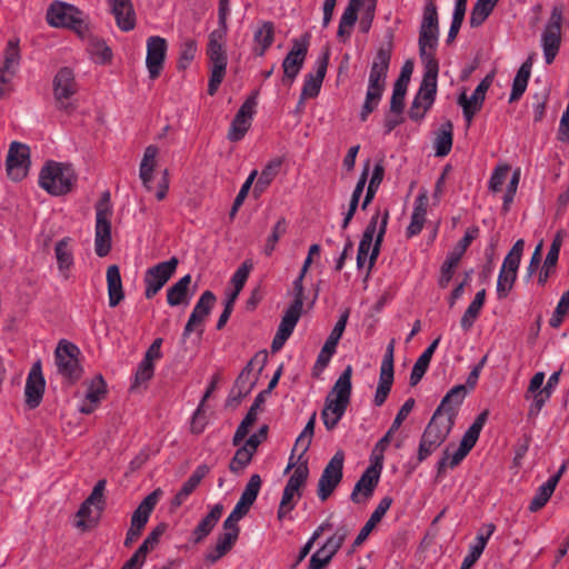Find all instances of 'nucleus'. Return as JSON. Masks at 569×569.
I'll list each match as a JSON object with an SVG mask.
<instances>
[{"label":"nucleus","instance_id":"nucleus-1","mask_svg":"<svg viewBox=\"0 0 569 569\" xmlns=\"http://www.w3.org/2000/svg\"><path fill=\"white\" fill-rule=\"evenodd\" d=\"M423 64V77L420 88L413 98L409 110V117L413 121L425 118L426 112L431 108L437 94V79L439 62L437 59L420 58Z\"/></svg>","mask_w":569,"mask_h":569},{"label":"nucleus","instance_id":"nucleus-2","mask_svg":"<svg viewBox=\"0 0 569 569\" xmlns=\"http://www.w3.org/2000/svg\"><path fill=\"white\" fill-rule=\"evenodd\" d=\"M377 3L378 0H349L339 20L337 38L345 42L351 37L360 10H362V14L359 21V30L362 33H368L375 20Z\"/></svg>","mask_w":569,"mask_h":569},{"label":"nucleus","instance_id":"nucleus-3","mask_svg":"<svg viewBox=\"0 0 569 569\" xmlns=\"http://www.w3.org/2000/svg\"><path fill=\"white\" fill-rule=\"evenodd\" d=\"M439 14L435 0H425L422 19L419 28V57L437 59L436 50L439 44Z\"/></svg>","mask_w":569,"mask_h":569},{"label":"nucleus","instance_id":"nucleus-4","mask_svg":"<svg viewBox=\"0 0 569 569\" xmlns=\"http://www.w3.org/2000/svg\"><path fill=\"white\" fill-rule=\"evenodd\" d=\"M76 180L74 170L70 164L49 161L40 171L39 184L53 196H62L71 190Z\"/></svg>","mask_w":569,"mask_h":569},{"label":"nucleus","instance_id":"nucleus-5","mask_svg":"<svg viewBox=\"0 0 569 569\" xmlns=\"http://www.w3.org/2000/svg\"><path fill=\"white\" fill-rule=\"evenodd\" d=\"M47 21L52 27L69 28L81 38H86L89 33V24L84 13L77 7L61 1H56L49 7Z\"/></svg>","mask_w":569,"mask_h":569},{"label":"nucleus","instance_id":"nucleus-6","mask_svg":"<svg viewBox=\"0 0 569 569\" xmlns=\"http://www.w3.org/2000/svg\"><path fill=\"white\" fill-rule=\"evenodd\" d=\"M455 421L451 418H443L433 412L431 420L426 427L422 437L420 439L418 449V460L423 461L427 459L437 448H439L447 437L449 436Z\"/></svg>","mask_w":569,"mask_h":569},{"label":"nucleus","instance_id":"nucleus-7","mask_svg":"<svg viewBox=\"0 0 569 569\" xmlns=\"http://www.w3.org/2000/svg\"><path fill=\"white\" fill-rule=\"evenodd\" d=\"M111 207L107 201L96 206L94 251L98 257H106L111 250Z\"/></svg>","mask_w":569,"mask_h":569},{"label":"nucleus","instance_id":"nucleus-8","mask_svg":"<svg viewBox=\"0 0 569 569\" xmlns=\"http://www.w3.org/2000/svg\"><path fill=\"white\" fill-rule=\"evenodd\" d=\"M79 355L80 349L67 340H60L54 351L58 372L71 381H76L81 377L82 370L78 360Z\"/></svg>","mask_w":569,"mask_h":569},{"label":"nucleus","instance_id":"nucleus-9","mask_svg":"<svg viewBox=\"0 0 569 569\" xmlns=\"http://www.w3.org/2000/svg\"><path fill=\"white\" fill-rule=\"evenodd\" d=\"M52 86L58 108L66 112L73 110L74 106L70 99L78 90L73 71L68 67L59 69L53 78Z\"/></svg>","mask_w":569,"mask_h":569},{"label":"nucleus","instance_id":"nucleus-10","mask_svg":"<svg viewBox=\"0 0 569 569\" xmlns=\"http://www.w3.org/2000/svg\"><path fill=\"white\" fill-rule=\"evenodd\" d=\"M178 263L179 260L176 257H171L169 260L159 262L147 269L143 279L146 284L144 296L147 299L153 298L162 289L176 272Z\"/></svg>","mask_w":569,"mask_h":569},{"label":"nucleus","instance_id":"nucleus-11","mask_svg":"<svg viewBox=\"0 0 569 569\" xmlns=\"http://www.w3.org/2000/svg\"><path fill=\"white\" fill-rule=\"evenodd\" d=\"M309 47V34H305L301 39H292V47L282 61L283 83L289 86L295 81L303 67Z\"/></svg>","mask_w":569,"mask_h":569},{"label":"nucleus","instance_id":"nucleus-12","mask_svg":"<svg viewBox=\"0 0 569 569\" xmlns=\"http://www.w3.org/2000/svg\"><path fill=\"white\" fill-rule=\"evenodd\" d=\"M479 229L477 227L469 228L465 236L459 240L456 248L448 253L445 262L441 266V273L438 280L439 287L446 288L451 281L455 270L458 267V263L472 242L473 239L478 236Z\"/></svg>","mask_w":569,"mask_h":569},{"label":"nucleus","instance_id":"nucleus-13","mask_svg":"<svg viewBox=\"0 0 569 569\" xmlns=\"http://www.w3.org/2000/svg\"><path fill=\"white\" fill-rule=\"evenodd\" d=\"M345 453L337 451L325 467L318 481V497L329 498L337 486L341 482L343 476Z\"/></svg>","mask_w":569,"mask_h":569},{"label":"nucleus","instance_id":"nucleus-14","mask_svg":"<svg viewBox=\"0 0 569 569\" xmlns=\"http://www.w3.org/2000/svg\"><path fill=\"white\" fill-rule=\"evenodd\" d=\"M257 96L258 92L256 91L248 97L236 113L228 132V139L230 141L238 142L242 140L248 132L258 103Z\"/></svg>","mask_w":569,"mask_h":569},{"label":"nucleus","instance_id":"nucleus-15","mask_svg":"<svg viewBox=\"0 0 569 569\" xmlns=\"http://www.w3.org/2000/svg\"><path fill=\"white\" fill-rule=\"evenodd\" d=\"M8 176L14 180H22L30 166V149L27 144L11 142L6 160Z\"/></svg>","mask_w":569,"mask_h":569},{"label":"nucleus","instance_id":"nucleus-16","mask_svg":"<svg viewBox=\"0 0 569 569\" xmlns=\"http://www.w3.org/2000/svg\"><path fill=\"white\" fill-rule=\"evenodd\" d=\"M216 302V296L212 291L206 290L201 293L196 302L193 310L184 326L182 338L187 339L194 330H199V335L203 332V322L210 315Z\"/></svg>","mask_w":569,"mask_h":569},{"label":"nucleus","instance_id":"nucleus-17","mask_svg":"<svg viewBox=\"0 0 569 569\" xmlns=\"http://www.w3.org/2000/svg\"><path fill=\"white\" fill-rule=\"evenodd\" d=\"M106 500H83L74 513L72 526L81 532L93 529L101 517Z\"/></svg>","mask_w":569,"mask_h":569},{"label":"nucleus","instance_id":"nucleus-18","mask_svg":"<svg viewBox=\"0 0 569 569\" xmlns=\"http://www.w3.org/2000/svg\"><path fill=\"white\" fill-rule=\"evenodd\" d=\"M19 64V40L10 39L4 51L3 62L0 64V98L4 97L8 92L7 84L10 83L13 76L18 71Z\"/></svg>","mask_w":569,"mask_h":569},{"label":"nucleus","instance_id":"nucleus-19","mask_svg":"<svg viewBox=\"0 0 569 569\" xmlns=\"http://www.w3.org/2000/svg\"><path fill=\"white\" fill-rule=\"evenodd\" d=\"M168 50L167 40L160 36H151L147 39L146 66L150 79L160 76Z\"/></svg>","mask_w":569,"mask_h":569},{"label":"nucleus","instance_id":"nucleus-20","mask_svg":"<svg viewBox=\"0 0 569 569\" xmlns=\"http://www.w3.org/2000/svg\"><path fill=\"white\" fill-rule=\"evenodd\" d=\"M46 381L41 372L40 361L33 363L24 387L26 405L30 409L37 408L43 397Z\"/></svg>","mask_w":569,"mask_h":569},{"label":"nucleus","instance_id":"nucleus-21","mask_svg":"<svg viewBox=\"0 0 569 569\" xmlns=\"http://www.w3.org/2000/svg\"><path fill=\"white\" fill-rule=\"evenodd\" d=\"M381 470L382 457H376V461L363 471L355 485L349 498H357L358 495L370 497L379 482Z\"/></svg>","mask_w":569,"mask_h":569},{"label":"nucleus","instance_id":"nucleus-22","mask_svg":"<svg viewBox=\"0 0 569 569\" xmlns=\"http://www.w3.org/2000/svg\"><path fill=\"white\" fill-rule=\"evenodd\" d=\"M496 531L492 522L485 523L477 532L475 541L469 546L468 553L465 556L460 569H471L481 557L488 540Z\"/></svg>","mask_w":569,"mask_h":569},{"label":"nucleus","instance_id":"nucleus-23","mask_svg":"<svg viewBox=\"0 0 569 569\" xmlns=\"http://www.w3.org/2000/svg\"><path fill=\"white\" fill-rule=\"evenodd\" d=\"M343 539L345 532L341 531H337L335 535L329 537L323 546L311 556L307 569L325 568L340 548Z\"/></svg>","mask_w":569,"mask_h":569},{"label":"nucleus","instance_id":"nucleus-24","mask_svg":"<svg viewBox=\"0 0 569 569\" xmlns=\"http://www.w3.org/2000/svg\"><path fill=\"white\" fill-rule=\"evenodd\" d=\"M328 59V53H325L322 57L318 58L316 61V72H310L305 76L301 91L302 98H315L318 96L322 81L326 77Z\"/></svg>","mask_w":569,"mask_h":569},{"label":"nucleus","instance_id":"nucleus-25","mask_svg":"<svg viewBox=\"0 0 569 569\" xmlns=\"http://www.w3.org/2000/svg\"><path fill=\"white\" fill-rule=\"evenodd\" d=\"M110 8L121 31L128 32L136 27V13L131 0H110Z\"/></svg>","mask_w":569,"mask_h":569},{"label":"nucleus","instance_id":"nucleus-26","mask_svg":"<svg viewBox=\"0 0 569 569\" xmlns=\"http://www.w3.org/2000/svg\"><path fill=\"white\" fill-rule=\"evenodd\" d=\"M349 402L331 397L329 393L321 411V419L327 430H333L343 417Z\"/></svg>","mask_w":569,"mask_h":569},{"label":"nucleus","instance_id":"nucleus-27","mask_svg":"<svg viewBox=\"0 0 569 569\" xmlns=\"http://www.w3.org/2000/svg\"><path fill=\"white\" fill-rule=\"evenodd\" d=\"M467 395V387L465 385H457L452 387L442 398L439 407L435 412L442 417V412L447 415L446 418H451L455 421L457 409L463 402Z\"/></svg>","mask_w":569,"mask_h":569},{"label":"nucleus","instance_id":"nucleus-28","mask_svg":"<svg viewBox=\"0 0 569 569\" xmlns=\"http://www.w3.org/2000/svg\"><path fill=\"white\" fill-rule=\"evenodd\" d=\"M223 507L220 503L214 505L211 510L199 521L192 531V541L194 543L201 542L207 536L210 535L212 529L221 518Z\"/></svg>","mask_w":569,"mask_h":569},{"label":"nucleus","instance_id":"nucleus-29","mask_svg":"<svg viewBox=\"0 0 569 569\" xmlns=\"http://www.w3.org/2000/svg\"><path fill=\"white\" fill-rule=\"evenodd\" d=\"M485 98L486 93L482 88L477 87L470 97H467L466 92L458 97V104L462 108V114L467 123H471L476 113L482 108Z\"/></svg>","mask_w":569,"mask_h":569},{"label":"nucleus","instance_id":"nucleus-30","mask_svg":"<svg viewBox=\"0 0 569 569\" xmlns=\"http://www.w3.org/2000/svg\"><path fill=\"white\" fill-rule=\"evenodd\" d=\"M237 540L238 537L234 530L231 532L223 531L220 533L217 538L214 547L208 550L206 553V561L210 565L216 563L232 549Z\"/></svg>","mask_w":569,"mask_h":569},{"label":"nucleus","instance_id":"nucleus-31","mask_svg":"<svg viewBox=\"0 0 569 569\" xmlns=\"http://www.w3.org/2000/svg\"><path fill=\"white\" fill-rule=\"evenodd\" d=\"M107 286L109 306L114 308L124 298L120 269L117 264H111L107 269Z\"/></svg>","mask_w":569,"mask_h":569},{"label":"nucleus","instance_id":"nucleus-32","mask_svg":"<svg viewBox=\"0 0 569 569\" xmlns=\"http://www.w3.org/2000/svg\"><path fill=\"white\" fill-rule=\"evenodd\" d=\"M441 337L436 338L420 355L415 362L410 373V385L416 386L420 382L425 373L427 372L431 358L439 346Z\"/></svg>","mask_w":569,"mask_h":569},{"label":"nucleus","instance_id":"nucleus-33","mask_svg":"<svg viewBox=\"0 0 569 569\" xmlns=\"http://www.w3.org/2000/svg\"><path fill=\"white\" fill-rule=\"evenodd\" d=\"M191 283V276L186 274L180 278L176 283L167 290V302L170 307L179 305H187L190 299L189 286Z\"/></svg>","mask_w":569,"mask_h":569},{"label":"nucleus","instance_id":"nucleus-34","mask_svg":"<svg viewBox=\"0 0 569 569\" xmlns=\"http://www.w3.org/2000/svg\"><path fill=\"white\" fill-rule=\"evenodd\" d=\"M274 39V26L270 21H263L258 29L254 31L253 41L254 48L253 52L258 57L264 56L268 48L272 44Z\"/></svg>","mask_w":569,"mask_h":569},{"label":"nucleus","instance_id":"nucleus-35","mask_svg":"<svg viewBox=\"0 0 569 569\" xmlns=\"http://www.w3.org/2000/svg\"><path fill=\"white\" fill-rule=\"evenodd\" d=\"M157 154L158 148L153 144L148 146L144 150L140 163L139 177L142 181L143 187L147 188L148 190L151 189Z\"/></svg>","mask_w":569,"mask_h":569},{"label":"nucleus","instance_id":"nucleus-36","mask_svg":"<svg viewBox=\"0 0 569 569\" xmlns=\"http://www.w3.org/2000/svg\"><path fill=\"white\" fill-rule=\"evenodd\" d=\"M531 67H532V62H531V59L529 58L518 69L516 77L513 78V81H512L511 92L509 96V102L519 100L521 98V96L525 93L528 82H529L530 74H531Z\"/></svg>","mask_w":569,"mask_h":569},{"label":"nucleus","instance_id":"nucleus-37","mask_svg":"<svg viewBox=\"0 0 569 569\" xmlns=\"http://www.w3.org/2000/svg\"><path fill=\"white\" fill-rule=\"evenodd\" d=\"M452 130V123L450 121H447L442 123L439 130L436 132L433 148L437 157H445L451 151Z\"/></svg>","mask_w":569,"mask_h":569},{"label":"nucleus","instance_id":"nucleus-38","mask_svg":"<svg viewBox=\"0 0 569 569\" xmlns=\"http://www.w3.org/2000/svg\"><path fill=\"white\" fill-rule=\"evenodd\" d=\"M485 299L486 290L482 289L476 293L473 300L470 302L467 310L462 315L460 326L465 331H469L472 328L483 307Z\"/></svg>","mask_w":569,"mask_h":569},{"label":"nucleus","instance_id":"nucleus-39","mask_svg":"<svg viewBox=\"0 0 569 569\" xmlns=\"http://www.w3.org/2000/svg\"><path fill=\"white\" fill-rule=\"evenodd\" d=\"M500 0H477L472 7L469 23L471 28H478L489 18Z\"/></svg>","mask_w":569,"mask_h":569},{"label":"nucleus","instance_id":"nucleus-40","mask_svg":"<svg viewBox=\"0 0 569 569\" xmlns=\"http://www.w3.org/2000/svg\"><path fill=\"white\" fill-rule=\"evenodd\" d=\"M561 33L560 31H542L541 34V47L543 50V58L547 64H551L555 61L556 56L560 49Z\"/></svg>","mask_w":569,"mask_h":569},{"label":"nucleus","instance_id":"nucleus-41","mask_svg":"<svg viewBox=\"0 0 569 569\" xmlns=\"http://www.w3.org/2000/svg\"><path fill=\"white\" fill-rule=\"evenodd\" d=\"M308 477V467L307 462L299 465L290 478L283 489L282 497L283 499H291L295 495H299V489L305 485Z\"/></svg>","mask_w":569,"mask_h":569},{"label":"nucleus","instance_id":"nucleus-42","mask_svg":"<svg viewBox=\"0 0 569 569\" xmlns=\"http://www.w3.org/2000/svg\"><path fill=\"white\" fill-rule=\"evenodd\" d=\"M351 377H352V367L349 365L345 368L342 373L339 376L337 381L333 385L331 390V397L336 399L343 400L346 402H350L351 397Z\"/></svg>","mask_w":569,"mask_h":569},{"label":"nucleus","instance_id":"nucleus-43","mask_svg":"<svg viewBox=\"0 0 569 569\" xmlns=\"http://www.w3.org/2000/svg\"><path fill=\"white\" fill-rule=\"evenodd\" d=\"M315 425H316V412H313L311 415V417L308 420L307 425L305 426L303 430L296 439L295 448L292 450V453L290 457V462H289L287 469H289L292 466L291 460H292L295 451L300 450L299 459L308 451V449L311 445V441H312L313 433H315Z\"/></svg>","mask_w":569,"mask_h":569},{"label":"nucleus","instance_id":"nucleus-44","mask_svg":"<svg viewBox=\"0 0 569 569\" xmlns=\"http://www.w3.org/2000/svg\"><path fill=\"white\" fill-rule=\"evenodd\" d=\"M253 502L254 500H238V503L231 513L223 521V531L231 532L234 530L237 537H239L240 529L238 527V521L249 512Z\"/></svg>","mask_w":569,"mask_h":569},{"label":"nucleus","instance_id":"nucleus-45","mask_svg":"<svg viewBox=\"0 0 569 569\" xmlns=\"http://www.w3.org/2000/svg\"><path fill=\"white\" fill-rule=\"evenodd\" d=\"M525 248V241L522 239L517 240L508 254L505 257V260L502 262L501 269L505 272L511 273V276L516 274L518 272L522 252Z\"/></svg>","mask_w":569,"mask_h":569},{"label":"nucleus","instance_id":"nucleus-46","mask_svg":"<svg viewBox=\"0 0 569 569\" xmlns=\"http://www.w3.org/2000/svg\"><path fill=\"white\" fill-rule=\"evenodd\" d=\"M280 159H273L264 166L261 170L260 176L256 182L253 191L257 193L262 192L274 179L281 167Z\"/></svg>","mask_w":569,"mask_h":569},{"label":"nucleus","instance_id":"nucleus-47","mask_svg":"<svg viewBox=\"0 0 569 569\" xmlns=\"http://www.w3.org/2000/svg\"><path fill=\"white\" fill-rule=\"evenodd\" d=\"M385 174V167L381 161L377 162L373 167V171L369 181V184L367 187L365 199L361 203V208L365 210L369 203L373 200L377 190L383 179Z\"/></svg>","mask_w":569,"mask_h":569},{"label":"nucleus","instance_id":"nucleus-48","mask_svg":"<svg viewBox=\"0 0 569 569\" xmlns=\"http://www.w3.org/2000/svg\"><path fill=\"white\" fill-rule=\"evenodd\" d=\"M388 220H389V210L385 209L378 233L376 236L375 242H373V244L370 249V252L368 254L369 256V262H368L369 271L373 268V266L377 261V258L380 253L381 243L383 241V237L387 231Z\"/></svg>","mask_w":569,"mask_h":569},{"label":"nucleus","instance_id":"nucleus-49","mask_svg":"<svg viewBox=\"0 0 569 569\" xmlns=\"http://www.w3.org/2000/svg\"><path fill=\"white\" fill-rule=\"evenodd\" d=\"M393 376L395 371H380L379 382L373 398V402L377 407H380L386 402L393 383Z\"/></svg>","mask_w":569,"mask_h":569},{"label":"nucleus","instance_id":"nucleus-50","mask_svg":"<svg viewBox=\"0 0 569 569\" xmlns=\"http://www.w3.org/2000/svg\"><path fill=\"white\" fill-rule=\"evenodd\" d=\"M158 500H142L131 517V526L143 529Z\"/></svg>","mask_w":569,"mask_h":569},{"label":"nucleus","instance_id":"nucleus-51","mask_svg":"<svg viewBox=\"0 0 569 569\" xmlns=\"http://www.w3.org/2000/svg\"><path fill=\"white\" fill-rule=\"evenodd\" d=\"M301 315L302 309L298 308V303H290L281 318L278 329L291 336Z\"/></svg>","mask_w":569,"mask_h":569},{"label":"nucleus","instance_id":"nucleus-52","mask_svg":"<svg viewBox=\"0 0 569 569\" xmlns=\"http://www.w3.org/2000/svg\"><path fill=\"white\" fill-rule=\"evenodd\" d=\"M70 238H63L56 243L54 252L60 270L69 269L73 264V256L69 248Z\"/></svg>","mask_w":569,"mask_h":569},{"label":"nucleus","instance_id":"nucleus-53","mask_svg":"<svg viewBox=\"0 0 569 569\" xmlns=\"http://www.w3.org/2000/svg\"><path fill=\"white\" fill-rule=\"evenodd\" d=\"M567 469V462H562V465L560 466V468L558 469V471L553 475H551L547 481H545L543 483H541L537 491H536V495L533 498H551L558 482H559V479L560 477L562 476V473L566 471Z\"/></svg>","mask_w":569,"mask_h":569},{"label":"nucleus","instance_id":"nucleus-54","mask_svg":"<svg viewBox=\"0 0 569 569\" xmlns=\"http://www.w3.org/2000/svg\"><path fill=\"white\" fill-rule=\"evenodd\" d=\"M209 467L207 465H200L196 468L189 479L183 483L180 492L177 493L176 498H181V496H189L192 493L194 488L201 482V480L208 475Z\"/></svg>","mask_w":569,"mask_h":569},{"label":"nucleus","instance_id":"nucleus-55","mask_svg":"<svg viewBox=\"0 0 569 569\" xmlns=\"http://www.w3.org/2000/svg\"><path fill=\"white\" fill-rule=\"evenodd\" d=\"M252 361H250L238 376L234 389L238 390V399L244 398L252 390L256 381L250 378Z\"/></svg>","mask_w":569,"mask_h":569},{"label":"nucleus","instance_id":"nucleus-56","mask_svg":"<svg viewBox=\"0 0 569 569\" xmlns=\"http://www.w3.org/2000/svg\"><path fill=\"white\" fill-rule=\"evenodd\" d=\"M287 232V222L284 218H280L273 226L271 233L267 238L263 252L271 256L279 239Z\"/></svg>","mask_w":569,"mask_h":569},{"label":"nucleus","instance_id":"nucleus-57","mask_svg":"<svg viewBox=\"0 0 569 569\" xmlns=\"http://www.w3.org/2000/svg\"><path fill=\"white\" fill-rule=\"evenodd\" d=\"M163 533V528L160 526L154 528L143 540L140 547L136 550L134 555L138 556L142 561H146V557L148 552L158 545L161 535Z\"/></svg>","mask_w":569,"mask_h":569},{"label":"nucleus","instance_id":"nucleus-58","mask_svg":"<svg viewBox=\"0 0 569 569\" xmlns=\"http://www.w3.org/2000/svg\"><path fill=\"white\" fill-rule=\"evenodd\" d=\"M197 53V42L192 39L184 40L180 46L178 69H186L194 59Z\"/></svg>","mask_w":569,"mask_h":569},{"label":"nucleus","instance_id":"nucleus-59","mask_svg":"<svg viewBox=\"0 0 569 569\" xmlns=\"http://www.w3.org/2000/svg\"><path fill=\"white\" fill-rule=\"evenodd\" d=\"M469 453L468 450L459 446L452 453H450L449 449H446L442 458L438 462L439 470L450 467L453 468L459 465L463 458Z\"/></svg>","mask_w":569,"mask_h":569},{"label":"nucleus","instance_id":"nucleus-60","mask_svg":"<svg viewBox=\"0 0 569 569\" xmlns=\"http://www.w3.org/2000/svg\"><path fill=\"white\" fill-rule=\"evenodd\" d=\"M258 174V171L257 170H253L250 172V174L248 176V178L246 179V181L243 182V184L241 186L238 194L236 196L234 200H233V203H232V207H231V210H230V217L233 218L234 214L237 213V211L239 210V208L242 206L244 199L247 198L248 196V192L256 179Z\"/></svg>","mask_w":569,"mask_h":569},{"label":"nucleus","instance_id":"nucleus-61","mask_svg":"<svg viewBox=\"0 0 569 569\" xmlns=\"http://www.w3.org/2000/svg\"><path fill=\"white\" fill-rule=\"evenodd\" d=\"M254 452L256 451L251 450L247 445L240 447L230 462V469L234 472L242 470L250 463Z\"/></svg>","mask_w":569,"mask_h":569},{"label":"nucleus","instance_id":"nucleus-62","mask_svg":"<svg viewBox=\"0 0 569 569\" xmlns=\"http://www.w3.org/2000/svg\"><path fill=\"white\" fill-rule=\"evenodd\" d=\"M569 309V290L562 293L551 318L549 319V325L551 328H559L563 321V317L568 312Z\"/></svg>","mask_w":569,"mask_h":569},{"label":"nucleus","instance_id":"nucleus-63","mask_svg":"<svg viewBox=\"0 0 569 569\" xmlns=\"http://www.w3.org/2000/svg\"><path fill=\"white\" fill-rule=\"evenodd\" d=\"M382 92L367 89L366 99L360 111V120L366 121L371 112L378 107Z\"/></svg>","mask_w":569,"mask_h":569},{"label":"nucleus","instance_id":"nucleus-64","mask_svg":"<svg viewBox=\"0 0 569 569\" xmlns=\"http://www.w3.org/2000/svg\"><path fill=\"white\" fill-rule=\"evenodd\" d=\"M391 60V44L380 47L373 58L371 68L388 72Z\"/></svg>","mask_w":569,"mask_h":569}]
</instances>
